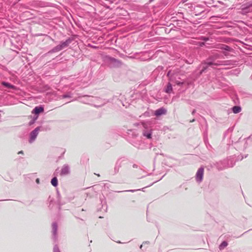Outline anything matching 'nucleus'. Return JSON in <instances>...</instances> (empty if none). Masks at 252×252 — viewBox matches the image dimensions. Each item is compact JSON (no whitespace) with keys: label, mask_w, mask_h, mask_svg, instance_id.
<instances>
[{"label":"nucleus","mask_w":252,"mask_h":252,"mask_svg":"<svg viewBox=\"0 0 252 252\" xmlns=\"http://www.w3.org/2000/svg\"><path fill=\"white\" fill-rule=\"evenodd\" d=\"M54 252H59L58 251H54Z\"/></svg>","instance_id":"20"},{"label":"nucleus","mask_w":252,"mask_h":252,"mask_svg":"<svg viewBox=\"0 0 252 252\" xmlns=\"http://www.w3.org/2000/svg\"><path fill=\"white\" fill-rule=\"evenodd\" d=\"M53 228H55L56 230L57 229V224L55 223L53 225Z\"/></svg>","instance_id":"16"},{"label":"nucleus","mask_w":252,"mask_h":252,"mask_svg":"<svg viewBox=\"0 0 252 252\" xmlns=\"http://www.w3.org/2000/svg\"><path fill=\"white\" fill-rule=\"evenodd\" d=\"M1 84L3 86H4V87H5L6 88H11V89H14V86L12 85L11 84H10L9 83H7V82H2L1 83Z\"/></svg>","instance_id":"7"},{"label":"nucleus","mask_w":252,"mask_h":252,"mask_svg":"<svg viewBox=\"0 0 252 252\" xmlns=\"http://www.w3.org/2000/svg\"><path fill=\"white\" fill-rule=\"evenodd\" d=\"M51 184L54 186V187H57V185H58V179L56 177H54L53 178L52 180H51Z\"/></svg>","instance_id":"10"},{"label":"nucleus","mask_w":252,"mask_h":252,"mask_svg":"<svg viewBox=\"0 0 252 252\" xmlns=\"http://www.w3.org/2000/svg\"><path fill=\"white\" fill-rule=\"evenodd\" d=\"M44 111V108L43 107H35L33 110L32 111V113H34L35 114H38L40 113H42Z\"/></svg>","instance_id":"4"},{"label":"nucleus","mask_w":252,"mask_h":252,"mask_svg":"<svg viewBox=\"0 0 252 252\" xmlns=\"http://www.w3.org/2000/svg\"><path fill=\"white\" fill-rule=\"evenodd\" d=\"M36 183H39V179H37L36 180Z\"/></svg>","instance_id":"19"},{"label":"nucleus","mask_w":252,"mask_h":252,"mask_svg":"<svg viewBox=\"0 0 252 252\" xmlns=\"http://www.w3.org/2000/svg\"><path fill=\"white\" fill-rule=\"evenodd\" d=\"M148 138H151V134H148L146 135Z\"/></svg>","instance_id":"17"},{"label":"nucleus","mask_w":252,"mask_h":252,"mask_svg":"<svg viewBox=\"0 0 252 252\" xmlns=\"http://www.w3.org/2000/svg\"><path fill=\"white\" fill-rule=\"evenodd\" d=\"M172 90V87L171 84L169 83L167 85V88L166 89L165 92L167 93H170Z\"/></svg>","instance_id":"12"},{"label":"nucleus","mask_w":252,"mask_h":252,"mask_svg":"<svg viewBox=\"0 0 252 252\" xmlns=\"http://www.w3.org/2000/svg\"><path fill=\"white\" fill-rule=\"evenodd\" d=\"M96 175H97V176H98V177H99V176H100L99 174H96Z\"/></svg>","instance_id":"21"},{"label":"nucleus","mask_w":252,"mask_h":252,"mask_svg":"<svg viewBox=\"0 0 252 252\" xmlns=\"http://www.w3.org/2000/svg\"><path fill=\"white\" fill-rule=\"evenodd\" d=\"M70 41L69 40H66L64 42H62L61 44H60L62 48L63 49L65 47H66L69 44Z\"/></svg>","instance_id":"8"},{"label":"nucleus","mask_w":252,"mask_h":252,"mask_svg":"<svg viewBox=\"0 0 252 252\" xmlns=\"http://www.w3.org/2000/svg\"><path fill=\"white\" fill-rule=\"evenodd\" d=\"M203 174L204 168L202 167L199 168L196 175V180L199 182H201L203 179Z\"/></svg>","instance_id":"1"},{"label":"nucleus","mask_w":252,"mask_h":252,"mask_svg":"<svg viewBox=\"0 0 252 252\" xmlns=\"http://www.w3.org/2000/svg\"><path fill=\"white\" fill-rule=\"evenodd\" d=\"M228 244L226 242L223 241L221 243V244L220 245L219 248L220 250L223 249L225 247L227 246Z\"/></svg>","instance_id":"11"},{"label":"nucleus","mask_w":252,"mask_h":252,"mask_svg":"<svg viewBox=\"0 0 252 252\" xmlns=\"http://www.w3.org/2000/svg\"><path fill=\"white\" fill-rule=\"evenodd\" d=\"M233 112L234 113H238L241 111V108L239 106H234L232 108Z\"/></svg>","instance_id":"9"},{"label":"nucleus","mask_w":252,"mask_h":252,"mask_svg":"<svg viewBox=\"0 0 252 252\" xmlns=\"http://www.w3.org/2000/svg\"><path fill=\"white\" fill-rule=\"evenodd\" d=\"M183 83H184L183 82H179V81H177L176 82V84L177 85H181L183 84Z\"/></svg>","instance_id":"15"},{"label":"nucleus","mask_w":252,"mask_h":252,"mask_svg":"<svg viewBox=\"0 0 252 252\" xmlns=\"http://www.w3.org/2000/svg\"><path fill=\"white\" fill-rule=\"evenodd\" d=\"M69 168L67 166H64L62 168L61 171V174L62 175H65L69 173Z\"/></svg>","instance_id":"6"},{"label":"nucleus","mask_w":252,"mask_h":252,"mask_svg":"<svg viewBox=\"0 0 252 252\" xmlns=\"http://www.w3.org/2000/svg\"><path fill=\"white\" fill-rule=\"evenodd\" d=\"M18 154H23V152L22 151H21L19 152Z\"/></svg>","instance_id":"18"},{"label":"nucleus","mask_w":252,"mask_h":252,"mask_svg":"<svg viewBox=\"0 0 252 252\" xmlns=\"http://www.w3.org/2000/svg\"><path fill=\"white\" fill-rule=\"evenodd\" d=\"M166 110L163 108H161L160 109L157 110L155 111V114L157 116H159L162 114H166Z\"/></svg>","instance_id":"5"},{"label":"nucleus","mask_w":252,"mask_h":252,"mask_svg":"<svg viewBox=\"0 0 252 252\" xmlns=\"http://www.w3.org/2000/svg\"><path fill=\"white\" fill-rule=\"evenodd\" d=\"M54 50H55L56 51H60V50H62V47H61V45H59L57 46L55 48Z\"/></svg>","instance_id":"13"},{"label":"nucleus","mask_w":252,"mask_h":252,"mask_svg":"<svg viewBox=\"0 0 252 252\" xmlns=\"http://www.w3.org/2000/svg\"><path fill=\"white\" fill-rule=\"evenodd\" d=\"M229 61H220L217 63H213L212 62H208L207 63V65L209 66H211L212 65H228L229 63H228Z\"/></svg>","instance_id":"3"},{"label":"nucleus","mask_w":252,"mask_h":252,"mask_svg":"<svg viewBox=\"0 0 252 252\" xmlns=\"http://www.w3.org/2000/svg\"><path fill=\"white\" fill-rule=\"evenodd\" d=\"M39 130V127H37L36 128H35L32 131V132L31 133V138L30 140V142L31 143L35 139L36 136L38 135Z\"/></svg>","instance_id":"2"},{"label":"nucleus","mask_w":252,"mask_h":252,"mask_svg":"<svg viewBox=\"0 0 252 252\" xmlns=\"http://www.w3.org/2000/svg\"><path fill=\"white\" fill-rule=\"evenodd\" d=\"M252 7V3H250V4L247 6V7H246V8H242V10H244L246 9L248 7Z\"/></svg>","instance_id":"14"}]
</instances>
